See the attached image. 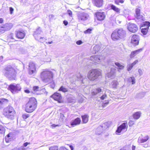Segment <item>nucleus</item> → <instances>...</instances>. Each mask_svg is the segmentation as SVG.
<instances>
[{
  "label": "nucleus",
  "mask_w": 150,
  "mask_h": 150,
  "mask_svg": "<svg viewBox=\"0 0 150 150\" xmlns=\"http://www.w3.org/2000/svg\"><path fill=\"white\" fill-rule=\"evenodd\" d=\"M38 101L36 98L31 97L25 105V110L28 113L32 112L36 109Z\"/></svg>",
  "instance_id": "f257e3e1"
},
{
  "label": "nucleus",
  "mask_w": 150,
  "mask_h": 150,
  "mask_svg": "<svg viewBox=\"0 0 150 150\" xmlns=\"http://www.w3.org/2000/svg\"><path fill=\"white\" fill-rule=\"evenodd\" d=\"M102 76V70L99 69H92L89 70L87 74V77L90 81H94Z\"/></svg>",
  "instance_id": "f03ea898"
},
{
  "label": "nucleus",
  "mask_w": 150,
  "mask_h": 150,
  "mask_svg": "<svg viewBox=\"0 0 150 150\" xmlns=\"http://www.w3.org/2000/svg\"><path fill=\"white\" fill-rule=\"evenodd\" d=\"M2 113L5 117L11 120L14 119L16 115L15 110L13 107L11 106H8L4 108Z\"/></svg>",
  "instance_id": "7ed1b4c3"
},
{
  "label": "nucleus",
  "mask_w": 150,
  "mask_h": 150,
  "mask_svg": "<svg viewBox=\"0 0 150 150\" xmlns=\"http://www.w3.org/2000/svg\"><path fill=\"white\" fill-rule=\"evenodd\" d=\"M53 76V72L48 69H44L41 72L40 77L41 79L45 81L52 80Z\"/></svg>",
  "instance_id": "20e7f679"
},
{
  "label": "nucleus",
  "mask_w": 150,
  "mask_h": 150,
  "mask_svg": "<svg viewBox=\"0 0 150 150\" xmlns=\"http://www.w3.org/2000/svg\"><path fill=\"white\" fill-rule=\"evenodd\" d=\"M18 70H19L18 69H15L11 66H9L4 69L3 74L6 76H16Z\"/></svg>",
  "instance_id": "39448f33"
},
{
  "label": "nucleus",
  "mask_w": 150,
  "mask_h": 150,
  "mask_svg": "<svg viewBox=\"0 0 150 150\" xmlns=\"http://www.w3.org/2000/svg\"><path fill=\"white\" fill-rule=\"evenodd\" d=\"M126 34L125 31L122 29L114 31L112 33L111 38L114 40H118L124 37Z\"/></svg>",
  "instance_id": "423d86ee"
},
{
  "label": "nucleus",
  "mask_w": 150,
  "mask_h": 150,
  "mask_svg": "<svg viewBox=\"0 0 150 150\" xmlns=\"http://www.w3.org/2000/svg\"><path fill=\"white\" fill-rule=\"evenodd\" d=\"M28 73L30 75H32L36 73L37 71L36 66L33 62H30L28 65Z\"/></svg>",
  "instance_id": "0eeeda50"
},
{
  "label": "nucleus",
  "mask_w": 150,
  "mask_h": 150,
  "mask_svg": "<svg viewBox=\"0 0 150 150\" xmlns=\"http://www.w3.org/2000/svg\"><path fill=\"white\" fill-rule=\"evenodd\" d=\"M21 88L18 84L14 85L13 84H10L8 87V89L12 93H14L21 90Z\"/></svg>",
  "instance_id": "6e6552de"
},
{
  "label": "nucleus",
  "mask_w": 150,
  "mask_h": 150,
  "mask_svg": "<svg viewBox=\"0 0 150 150\" xmlns=\"http://www.w3.org/2000/svg\"><path fill=\"white\" fill-rule=\"evenodd\" d=\"M51 97L59 103H62L63 102L61 94L58 92L54 93L51 96Z\"/></svg>",
  "instance_id": "1a4fd4ad"
},
{
  "label": "nucleus",
  "mask_w": 150,
  "mask_h": 150,
  "mask_svg": "<svg viewBox=\"0 0 150 150\" xmlns=\"http://www.w3.org/2000/svg\"><path fill=\"white\" fill-rule=\"evenodd\" d=\"M128 30L131 32L135 33L138 30L137 25L134 23H129L127 27Z\"/></svg>",
  "instance_id": "9d476101"
},
{
  "label": "nucleus",
  "mask_w": 150,
  "mask_h": 150,
  "mask_svg": "<svg viewBox=\"0 0 150 150\" xmlns=\"http://www.w3.org/2000/svg\"><path fill=\"white\" fill-rule=\"evenodd\" d=\"M25 33L23 30H18L16 31V37L18 39H23L25 36Z\"/></svg>",
  "instance_id": "9b49d317"
},
{
  "label": "nucleus",
  "mask_w": 150,
  "mask_h": 150,
  "mask_svg": "<svg viewBox=\"0 0 150 150\" xmlns=\"http://www.w3.org/2000/svg\"><path fill=\"white\" fill-rule=\"evenodd\" d=\"M12 27L9 24L6 23L2 26H0V33H4L5 31L10 30Z\"/></svg>",
  "instance_id": "f8f14e48"
},
{
  "label": "nucleus",
  "mask_w": 150,
  "mask_h": 150,
  "mask_svg": "<svg viewBox=\"0 0 150 150\" xmlns=\"http://www.w3.org/2000/svg\"><path fill=\"white\" fill-rule=\"evenodd\" d=\"M139 36L137 35H133L131 38V43L135 45H137L139 44Z\"/></svg>",
  "instance_id": "ddd939ff"
},
{
  "label": "nucleus",
  "mask_w": 150,
  "mask_h": 150,
  "mask_svg": "<svg viewBox=\"0 0 150 150\" xmlns=\"http://www.w3.org/2000/svg\"><path fill=\"white\" fill-rule=\"evenodd\" d=\"M128 127L127 122L123 123L120 126L117 127L116 132L118 133L121 132L122 130L125 129H127Z\"/></svg>",
  "instance_id": "4468645a"
},
{
  "label": "nucleus",
  "mask_w": 150,
  "mask_h": 150,
  "mask_svg": "<svg viewBox=\"0 0 150 150\" xmlns=\"http://www.w3.org/2000/svg\"><path fill=\"white\" fill-rule=\"evenodd\" d=\"M95 14L97 19L99 21L103 20L105 17L104 12L98 11L95 13Z\"/></svg>",
  "instance_id": "2eb2a0df"
},
{
  "label": "nucleus",
  "mask_w": 150,
  "mask_h": 150,
  "mask_svg": "<svg viewBox=\"0 0 150 150\" xmlns=\"http://www.w3.org/2000/svg\"><path fill=\"white\" fill-rule=\"evenodd\" d=\"M93 4L95 6L100 8L102 6L103 4V0H92Z\"/></svg>",
  "instance_id": "dca6fc26"
},
{
  "label": "nucleus",
  "mask_w": 150,
  "mask_h": 150,
  "mask_svg": "<svg viewBox=\"0 0 150 150\" xmlns=\"http://www.w3.org/2000/svg\"><path fill=\"white\" fill-rule=\"evenodd\" d=\"M77 17L79 21H85L87 19L88 16L86 13L82 12L79 14Z\"/></svg>",
  "instance_id": "f3484780"
},
{
  "label": "nucleus",
  "mask_w": 150,
  "mask_h": 150,
  "mask_svg": "<svg viewBox=\"0 0 150 150\" xmlns=\"http://www.w3.org/2000/svg\"><path fill=\"white\" fill-rule=\"evenodd\" d=\"M81 118L77 117L71 122L70 125H71L74 126L80 125L81 123Z\"/></svg>",
  "instance_id": "a211bd4d"
},
{
  "label": "nucleus",
  "mask_w": 150,
  "mask_h": 150,
  "mask_svg": "<svg viewBox=\"0 0 150 150\" xmlns=\"http://www.w3.org/2000/svg\"><path fill=\"white\" fill-rule=\"evenodd\" d=\"M42 33V31L40 28L37 29L36 30L35 32L34 33V35L35 38L37 39L43 38V37L42 38L41 36H39Z\"/></svg>",
  "instance_id": "6ab92c4d"
},
{
  "label": "nucleus",
  "mask_w": 150,
  "mask_h": 150,
  "mask_svg": "<svg viewBox=\"0 0 150 150\" xmlns=\"http://www.w3.org/2000/svg\"><path fill=\"white\" fill-rule=\"evenodd\" d=\"M14 138V134L12 133H9L5 137V141L7 143H8Z\"/></svg>",
  "instance_id": "aec40b11"
},
{
  "label": "nucleus",
  "mask_w": 150,
  "mask_h": 150,
  "mask_svg": "<svg viewBox=\"0 0 150 150\" xmlns=\"http://www.w3.org/2000/svg\"><path fill=\"white\" fill-rule=\"evenodd\" d=\"M149 139V136L146 135L142 137H139L138 142L139 143H143L146 142Z\"/></svg>",
  "instance_id": "412c9836"
},
{
  "label": "nucleus",
  "mask_w": 150,
  "mask_h": 150,
  "mask_svg": "<svg viewBox=\"0 0 150 150\" xmlns=\"http://www.w3.org/2000/svg\"><path fill=\"white\" fill-rule=\"evenodd\" d=\"M142 50V49H139L131 52L129 55L130 58H132L137 54H139Z\"/></svg>",
  "instance_id": "4be33fe9"
},
{
  "label": "nucleus",
  "mask_w": 150,
  "mask_h": 150,
  "mask_svg": "<svg viewBox=\"0 0 150 150\" xmlns=\"http://www.w3.org/2000/svg\"><path fill=\"white\" fill-rule=\"evenodd\" d=\"M82 121L83 123L86 124L88 121L89 116L88 115L85 114L81 115Z\"/></svg>",
  "instance_id": "5701e85b"
},
{
  "label": "nucleus",
  "mask_w": 150,
  "mask_h": 150,
  "mask_svg": "<svg viewBox=\"0 0 150 150\" xmlns=\"http://www.w3.org/2000/svg\"><path fill=\"white\" fill-rule=\"evenodd\" d=\"M138 60H136L132 63L129 64L127 67V70L129 71L131 70L134 66L138 63Z\"/></svg>",
  "instance_id": "b1692460"
},
{
  "label": "nucleus",
  "mask_w": 150,
  "mask_h": 150,
  "mask_svg": "<svg viewBox=\"0 0 150 150\" xmlns=\"http://www.w3.org/2000/svg\"><path fill=\"white\" fill-rule=\"evenodd\" d=\"M140 9L139 8L136 9V17L138 19H140L143 17V16L141 14Z\"/></svg>",
  "instance_id": "393cba45"
},
{
  "label": "nucleus",
  "mask_w": 150,
  "mask_h": 150,
  "mask_svg": "<svg viewBox=\"0 0 150 150\" xmlns=\"http://www.w3.org/2000/svg\"><path fill=\"white\" fill-rule=\"evenodd\" d=\"M101 91V89L100 87H98L93 89L91 92V94L93 95H95L98 93L100 92Z\"/></svg>",
  "instance_id": "a878e982"
},
{
  "label": "nucleus",
  "mask_w": 150,
  "mask_h": 150,
  "mask_svg": "<svg viewBox=\"0 0 150 150\" xmlns=\"http://www.w3.org/2000/svg\"><path fill=\"white\" fill-rule=\"evenodd\" d=\"M8 102V100L5 98H0V108H1Z\"/></svg>",
  "instance_id": "bb28decb"
},
{
  "label": "nucleus",
  "mask_w": 150,
  "mask_h": 150,
  "mask_svg": "<svg viewBox=\"0 0 150 150\" xmlns=\"http://www.w3.org/2000/svg\"><path fill=\"white\" fill-rule=\"evenodd\" d=\"M141 113L140 112H134L133 115L134 119H137L140 117Z\"/></svg>",
  "instance_id": "cd10ccee"
},
{
  "label": "nucleus",
  "mask_w": 150,
  "mask_h": 150,
  "mask_svg": "<svg viewBox=\"0 0 150 150\" xmlns=\"http://www.w3.org/2000/svg\"><path fill=\"white\" fill-rule=\"evenodd\" d=\"M111 8V9L113 10V11L117 13H120V9L119 8L111 4L110 5Z\"/></svg>",
  "instance_id": "c85d7f7f"
},
{
  "label": "nucleus",
  "mask_w": 150,
  "mask_h": 150,
  "mask_svg": "<svg viewBox=\"0 0 150 150\" xmlns=\"http://www.w3.org/2000/svg\"><path fill=\"white\" fill-rule=\"evenodd\" d=\"M110 125V123L109 122H105L103 123L101 125V127L103 128H107L109 127Z\"/></svg>",
  "instance_id": "c756f323"
},
{
  "label": "nucleus",
  "mask_w": 150,
  "mask_h": 150,
  "mask_svg": "<svg viewBox=\"0 0 150 150\" xmlns=\"http://www.w3.org/2000/svg\"><path fill=\"white\" fill-rule=\"evenodd\" d=\"M6 130L5 127L1 125H0V134H4Z\"/></svg>",
  "instance_id": "7c9ffc66"
},
{
  "label": "nucleus",
  "mask_w": 150,
  "mask_h": 150,
  "mask_svg": "<svg viewBox=\"0 0 150 150\" xmlns=\"http://www.w3.org/2000/svg\"><path fill=\"white\" fill-rule=\"evenodd\" d=\"M150 26V22L149 21H146L144 22L142 24L141 27L146 26V28H149Z\"/></svg>",
  "instance_id": "2f4dec72"
},
{
  "label": "nucleus",
  "mask_w": 150,
  "mask_h": 150,
  "mask_svg": "<svg viewBox=\"0 0 150 150\" xmlns=\"http://www.w3.org/2000/svg\"><path fill=\"white\" fill-rule=\"evenodd\" d=\"M149 29V28H142L141 30V32L144 35H146Z\"/></svg>",
  "instance_id": "473e14b6"
},
{
  "label": "nucleus",
  "mask_w": 150,
  "mask_h": 150,
  "mask_svg": "<svg viewBox=\"0 0 150 150\" xmlns=\"http://www.w3.org/2000/svg\"><path fill=\"white\" fill-rule=\"evenodd\" d=\"M115 64L118 67L119 69H123L124 68V66L123 65H121L119 62H115Z\"/></svg>",
  "instance_id": "72a5a7b5"
},
{
  "label": "nucleus",
  "mask_w": 150,
  "mask_h": 150,
  "mask_svg": "<svg viewBox=\"0 0 150 150\" xmlns=\"http://www.w3.org/2000/svg\"><path fill=\"white\" fill-rule=\"evenodd\" d=\"M59 91H62L63 92H66L68 91L67 88L64 87L63 86H61L59 89Z\"/></svg>",
  "instance_id": "f704fd0d"
},
{
  "label": "nucleus",
  "mask_w": 150,
  "mask_h": 150,
  "mask_svg": "<svg viewBox=\"0 0 150 150\" xmlns=\"http://www.w3.org/2000/svg\"><path fill=\"white\" fill-rule=\"evenodd\" d=\"M30 116V115L27 113H24L22 115V117L24 120H25L28 118Z\"/></svg>",
  "instance_id": "c9c22d12"
},
{
  "label": "nucleus",
  "mask_w": 150,
  "mask_h": 150,
  "mask_svg": "<svg viewBox=\"0 0 150 150\" xmlns=\"http://www.w3.org/2000/svg\"><path fill=\"white\" fill-rule=\"evenodd\" d=\"M124 0H115V3L117 5H119V3H123Z\"/></svg>",
  "instance_id": "e433bc0d"
},
{
  "label": "nucleus",
  "mask_w": 150,
  "mask_h": 150,
  "mask_svg": "<svg viewBox=\"0 0 150 150\" xmlns=\"http://www.w3.org/2000/svg\"><path fill=\"white\" fill-rule=\"evenodd\" d=\"M8 39H9L13 40L14 39V36L13 33H10L8 37Z\"/></svg>",
  "instance_id": "4c0bfd02"
},
{
  "label": "nucleus",
  "mask_w": 150,
  "mask_h": 150,
  "mask_svg": "<svg viewBox=\"0 0 150 150\" xmlns=\"http://www.w3.org/2000/svg\"><path fill=\"white\" fill-rule=\"evenodd\" d=\"M92 29L91 28H88L84 31V33L85 34L91 33Z\"/></svg>",
  "instance_id": "58836bf2"
},
{
  "label": "nucleus",
  "mask_w": 150,
  "mask_h": 150,
  "mask_svg": "<svg viewBox=\"0 0 150 150\" xmlns=\"http://www.w3.org/2000/svg\"><path fill=\"white\" fill-rule=\"evenodd\" d=\"M58 147L56 146H52L49 149V150H58Z\"/></svg>",
  "instance_id": "ea45409f"
},
{
  "label": "nucleus",
  "mask_w": 150,
  "mask_h": 150,
  "mask_svg": "<svg viewBox=\"0 0 150 150\" xmlns=\"http://www.w3.org/2000/svg\"><path fill=\"white\" fill-rule=\"evenodd\" d=\"M27 149V148H23V147L20 148L16 147L12 149V150H26Z\"/></svg>",
  "instance_id": "a19ab883"
},
{
  "label": "nucleus",
  "mask_w": 150,
  "mask_h": 150,
  "mask_svg": "<svg viewBox=\"0 0 150 150\" xmlns=\"http://www.w3.org/2000/svg\"><path fill=\"white\" fill-rule=\"evenodd\" d=\"M39 87L38 86H35L33 87V90L34 91H37L39 90Z\"/></svg>",
  "instance_id": "79ce46f5"
},
{
  "label": "nucleus",
  "mask_w": 150,
  "mask_h": 150,
  "mask_svg": "<svg viewBox=\"0 0 150 150\" xmlns=\"http://www.w3.org/2000/svg\"><path fill=\"white\" fill-rule=\"evenodd\" d=\"M30 144V142H26L24 143L23 144V146H22L21 148H25V147L27 146L28 144Z\"/></svg>",
  "instance_id": "37998d69"
},
{
  "label": "nucleus",
  "mask_w": 150,
  "mask_h": 150,
  "mask_svg": "<svg viewBox=\"0 0 150 150\" xmlns=\"http://www.w3.org/2000/svg\"><path fill=\"white\" fill-rule=\"evenodd\" d=\"M131 79V82H132V84H134L135 83V79L134 77H130Z\"/></svg>",
  "instance_id": "c03bdc74"
},
{
  "label": "nucleus",
  "mask_w": 150,
  "mask_h": 150,
  "mask_svg": "<svg viewBox=\"0 0 150 150\" xmlns=\"http://www.w3.org/2000/svg\"><path fill=\"white\" fill-rule=\"evenodd\" d=\"M109 103V102L108 100H106L105 102H103L102 103V106L104 107H105L106 105H108Z\"/></svg>",
  "instance_id": "a18cd8bd"
},
{
  "label": "nucleus",
  "mask_w": 150,
  "mask_h": 150,
  "mask_svg": "<svg viewBox=\"0 0 150 150\" xmlns=\"http://www.w3.org/2000/svg\"><path fill=\"white\" fill-rule=\"evenodd\" d=\"M134 124V121L132 120H130L129 121L128 123L129 125V126L131 127Z\"/></svg>",
  "instance_id": "49530a36"
},
{
  "label": "nucleus",
  "mask_w": 150,
  "mask_h": 150,
  "mask_svg": "<svg viewBox=\"0 0 150 150\" xmlns=\"http://www.w3.org/2000/svg\"><path fill=\"white\" fill-rule=\"evenodd\" d=\"M107 97V95L106 94L103 95L100 97V99L102 100L104 99L105 98Z\"/></svg>",
  "instance_id": "de8ad7c7"
},
{
  "label": "nucleus",
  "mask_w": 150,
  "mask_h": 150,
  "mask_svg": "<svg viewBox=\"0 0 150 150\" xmlns=\"http://www.w3.org/2000/svg\"><path fill=\"white\" fill-rule=\"evenodd\" d=\"M59 150H69L64 146H61L60 147Z\"/></svg>",
  "instance_id": "09e8293b"
},
{
  "label": "nucleus",
  "mask_w": 150,
  "mask_h": 150,
  "mask_svg": "<svg viewBox=\"0 0 150 150\" xmlns=\"http://www.w3.org/2000/svg\"><path fill=\"white\" fill-rule=\"evenodd\" d=\"M68 13L69 16H72V11L70 10H68L67 11Z\"/></svg>",
  "instance_id": "8fccbe9b"
},
{
  "label": "nucleus",
  "mask_w": 150,
  "mask_h": 150,
  "mask_svg": "<svg viewBox=\"0 0 150 150\" xmlns=\"http://www.w3.org/2000/svg\"><path fill=\"white\" fill-rule=\"evenodd\" d=\"M9 9L10 11V13L11 14H12L13 13V11H14V9L12 7H9Z\"/></svg>",
  "instance_id": "3c124183"
},
{
  "label": "nucleus",
  "mask_w": 150,
  "mask_h": 150,
  "mask_svg": "<svg viewBox=\"0 0 150 150\" xmlns=\"http://www.w3.org/2000/svg\"><path fill=\"white\" fill-rule=\"evenodd\" d=\"M59 125L58 124H53L51 125L52 127L53 128H55L56 127L59 126Z\"/></svg>",
  "instance_id": "603ef678"
},
{
  "label": "nucleus",
  "mask_w": 150,
  "mask_h": 150,
  "mask_svg": "<svg viewBox=\"0 0 150 150\" xmlns=\"http://www.w3.org/2000/svg\"><path fill=\"white\" fill-rule=\"evenodd\" d=\"M82 43V41L81 40H78L76 42V44L78 45H80Z\"/></svg>",
  "instance_id": "864d4df0"
},
{
  "label": "nucleus",
  "mask_w": 150,
  "mask_h": 150,
  "mask_svg": "<svg viewBox=\"0 0 150 150\" xmlns=\"http://www.w3.org/2000/svg\"><path fill=\"white\" fill-rule=\"evenodd\" d=\"M59 116L60 118L61 119H63L64 117V114L62 113L60 114Z\"/></svg>",
  "instance_id": "5fc2aeb1"
},
{
  "label": "nucleus",
  "mask_w": 150,
  "mask_h": 150,
  "mask_svg": "<svg viewBox=\"0 0 150 150\" xmlns=\"http://www.w3.org/2000/svg\"><path fill=\"white\" fill-rule=\"evenodd\" d=\"M63 23L65 25H67L68 24V23L67 21L64 20L63 21Z\"/></svg>",
  "instance_id": "6e6d98bb"
},
{
  "label": "nucleus",
  "mask_w": 150,
  "mask_h": 150,
  "mask_svg": "<svg viewBox=\"0 0 150 150\" xmlns=\"http://www.w3.org/2000/svg\"><path fill=\"white\" fill-rule=\"evenodd\" d=\"M118 82L117 81H115L114 82L113 85L114 86H117V85H118Z\"/></svg>",
  "instance_id": "4d7b16f0"
},
{
  "label": "nucleus",
  "mask_w": 150,
  "mask_h": 150,
  "mask_svg": "<svg viewBox=\"0 0 150 150\" xmlns=\"http://www.w3.org/2000/svg\"><path fill=\"white\" fill-rule=\"evenodd\" d=\"M4 22V20L2 18H0V23H2Z\"/></svg>",
  "instance_id": "13d9d810"
},
{
  "label": "nucleus",
  "mask_w": 150,
  "mask_h": 150,
  "mask_svg": "<svg viewBox=\"0 0 150 150\" xmlns=\"http://www.w3.org/2000/svg\"><path fill=\"white\" fill-rule=\"evenodd\" d=\"M132 150H135L136 146H135L132 145Z\"/></svg>",
  "instance_id": "bf43d9fd"
},
{
  "label": "nucleus",
  "mask_w": 150,
  "mask_h": 150,
  "mask_svg": "<svg viewBox=\"0 0 150 150\" xmlns=\"http://www.w3.org/2000/svg\"><path fill=\"white\" fill-rule=\"evenodd\" d=\"M25 93H30V91L28 89H26V90H25Z\"/></svg>",
  "instance_id": "052dcab7"
},
{
  "label": "nucleus",
  "mask_w": 150,
  "mask_h": 150,
  "mask_svg": "<svg viewBox=\"0 0 150 150\" xmlns=\"http://www.w3.org/2000/svg\"><path fill=\"white\" fill-rule=\"evenodd\" d=\"M69 147L70 148L71 150H73L74 148H73V146L72 145H70L69 146Z\"/></svg>",
  "instance_id": "680f3d73"
},
{
  "label": "nucleus",
  "mask_w": 150,
  "mask_h": 150,
  "mask_svg": "<svg viewBox=\"0 0 150 150\" xmlns=\"http://www.w3.org/2000/svg\"><path fill=\"white\" fill-rule=\"evenodd\" d=\"M119 150H126L124 148H123Z\"/></svg>",
  "instance_id": "e2e57ef3"
},
{
  "label": "nucleus",
  "mask_w": 150,
  "mask_h": 150,
  "mask_svg": "<svg viewBox=\"0 0 150 150\" xmlns=\"http://www.w3.org/2000/svg\"><path fill=\"white\" fill-rule=\"evenodd\" d=\"M52 41H51L50 42H48V43L49 44H51L52 43Z\"/></svg>",
  "instance_id": "0e129e2a"
}]
</instances>
